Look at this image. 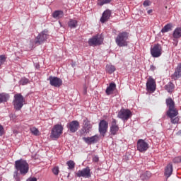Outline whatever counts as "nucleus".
<instances>
[{
  "mask_svg": "<svg viewBox=\"0 0 181 181\" xmlns=\"http://www.w3.org/2000/svg\"><path fill=\"white\" fill-rule=\"evenodd\" d=\"M15 168L16 170L13 173V177L16 181H21L18 172H20V174L23 176H25L29 172V163H28L26 160L21 158L15 161Z\"/></svg>",
  "mask_w": 181,
  "mask_h": 181,
  "instance_id": "nucleus-1",
  "label": "nucleus"
},
{
  "mask_svg": "<svg viewBox=\"0 0 181 181\" xmlns=\"http://www.w3.org/2000/svg\"><path fill=\"white\" fill-rule=\"evenodd\" d=\"M129 34L127 32H122L119 33L117 37L115 38V42L116 45L119 47H124L125 46H128V37H129Z\"/></svg>",
  "mask_w": 181,
  "mask_h": 181,
  "instance_id": "nucleus-2",
  "label": "nucleus"
},
{
  "mask_svg": "<svg viewBox=\"0 0 181 181\" xmlns=\"http://www.w3.org/2000/svg\"><path fill=\"white\" fill-rule=\"evenodd\" d=\"M25 104V98L21 93H17L14 95V99L13 100V105L16 111H21L22 107Z\"/></svg>",
  "mask_w": 181,
  "mask_h": 181,
  "instance_id": "nucleus-3",
  "label": "nucleus"
},
{
  "mask_svg": "<svg viewBox=\"0 0 181 181\" xmlns=\"http://www.w3.org/2000/svg\"><path fill=\"white\" fill-rule=\"evenodd\" d=\"M64 127L62 124H56L53 127L51 131L50 138L52 139H58L60 138V135L63 134Z\"/></svg>",
  "mask_w": 181,
  "mask_h": 181,
  "instance_id": "nucleus-4",
  "label": "nucleus"
},
{
  "mask_svg": "<svg viewBox=\"0 0 181 181\" xmlns=\"http://www.w3.org/2000/svg\"><path fill=\"white\" fill-rule=\"evenodd\" d=\"M117 117L125 122L127 119H129V118L132 117V113L131 112V110L128 109H122L118 112Z\"/></svg>",
  "mask_w": 181,
  "mask_h": 181,
  "instance_id": "nucleus-5",
  "label": "nucleus"
},
{
  "mask_svg": "<svg viewBox=\"0 0 181 181\" xmlns=\"http://www.w3.org/2000/svg\"><path fill=\"white\" fill-rule=\"evenodd\" d=\"M76 175L78 177H85L88 179L91 177V170L90 169V167H86L82 170H79Z\"/></svg>",
  "mask_w": 181,
  "mask_h": 181,
  "instance_id": "nucleus-6",
  "label": "nucleus"
},
{
  "mask_svg": "<svg viewBox=\"0 0 181 181\" xmlns=\"http://www.w3.org/2000/svg\"><path fill=\"white\" fill-rule=\"evenodd\" d=\"M98 131L100 135L105 136V134H107V131H108V122L105 119L100 120L99 122Z\"/></svg>",
  "mask_w": 181,
  "mask_h": 181,
  "instance_id": "nucleus-7",
  "label": "nucleus"
},
{
  "mask_svg": "<svg viewBox=\"0 0 181 181\" xmlns=\"http://www.w3.org/2000/svg\"><path fill=\"white\" fill-rule=\"evenodd\" d=\"M149 149V144L144 139H139L137 141V151L139 152H146Z\"/></svg>",
  "mask_w": 181,
  "mask_h": 181,
  "instance_id": "nucleus-8",
  "label": "nucleus"
},
{
  "mask_svg": "<svg viewBox=\"0 0 181 181\" xmlns=\"http://www.w3.org/2000/svg\"><path fill=\"white\" fill-rule=\"evenodd\" d=\"M66 128H68L70 132L74 134V132L78 131V128H80V122L77 120H73L67 124Z\"/></svg>",
  "mask_w": 181,
  "mask_h": 181,
  "instance_id": "nucleus-9",
  "label": "nucleus"
},
{
  "mask_svg": "<svg viewBox=\"0 0 181 181\" xmlns=\"http://www.w3.org/2000/svg\"><path fill=\"white\" fill-rule=\"evenodd\" d=\"M89 46H100L103 43V38L99 35H96L88 40Z\"/></svg>",
  "mask_w": 181,
  "mask_h": 181,
  "instance_id": "nucleus-10",
  "label": "nucleus"
},
{
  "mask_svg": "<svg viewBox=\"0 0 181 181\" xmlns=\"http://www.w3.org/2000/svg\"><path fill=\"white\" fill-rule=\"evenodd\" d=\"M151 54L152 57H160L162 55V47L160 45H155L151 48Z\"/></svg>",
  "mask_w": 181,
  "mask_h": 181,
  "instance_id": "nucleus-11",
  "label": "nucleus"
},
{
  "mask_svg": "<svg viewBox=\"0 0 181 181\" xmlns=\"http://www.w3.org/2000/svg\"><path fill=\"white\" fill-rule=\"evenodd\" d=\"M47 80L52 87H60L63 84V81L59 77L50 76Z\"/></svg>",
  "mask_w": 181,
  "mask_h": 181,
  "instance_id": "nucleus-12",
  "label": "nucleus"
},
{
  "mask_svg": "<svg viewBox=\"0 0 181 181\" xmlns=\"http://www.w3.org/2000/svg\"><path fill=\"white\" fill-rule=\"evenodd\" d=\"M146 90L147 91H151L152 93L156 90V81H155V79H153L152 76H150L147 80Z\"/></svg>",
  "mask_w": 181,
  "mask_h": 181,
  "instance_id": "nucleus-13",
  "label": "nucleus"
},
{
  "mask_svg": "<svg viewBox=\"0 0 181 181\" xmlns=\"http://www.w3.org/2000/svg\"><path fill=\"white\" fill-rule=\"evenodd\" d=\"M100 137L98 135L95 134L90 137H83V140L88 145H93V144H97L98 142Z\"/></svg>",
  "mask_w": 181,
  "mask_h": 181,
  "instance_id": "nucleus-14",
  "label": "nucleus"
},
{
  "mask_svg": "<svg viewBox=\"0 0 181 181\" xmlns=\"http://www.w3.org/2000/svg\"><path fill=\"white\" fill-rule=\"evenodd\" d=\"M119 131V127L117 124V119H112L111 126L110 129V132L111 135H117V133Z\"/></svg>",
  "mask_w": 181,
  "mask_h": 181,
  "instance_id": "nucleus-15",
  "label": "nucleus"
},
{
  "mask_svg": "<svg viewBox=\"0 0 181 181\" xmlns=\"http://www.w3.org/2000/svg\"><path fill=\"white\" fill-rule=\"evenodd\" d=\"M47 39V34L45 31L40 33L35 39V45H42L44 42H46Z\"/></svg>",
  "mask_w": 181,
  "mask_h": 181,
  "instance_id": "nucleus-16",
  "label": "nucleus"
},
{
  "mask_svg": "<svg viewBox=\"0 0 181 181\" xmlns=\"http://www.w3.org/2000/svg\"><path fill=\"white\" fill-rule=\"evenodd\" d=\"M110 18H111V11L110 10H105L103 14L102 17L100 18L101 23H105Z\"/></svg>",
  "mask_w": 181,
  "mask_h": 181,
  "instance_id": "nucleus-17",
  "label": "nucleus"
},
{
  "mask_svg": "<svg viewBox=\"0 0 181 181\" xmlns=\"http://www.w3.org/2000/svg\"><path fill=\"white\" fill-rule=\"evenodd\" d=\"M172 173H173V165L170 163H169L165 169V176L167 179H168V177H170V176H172Z\"/></svg>",
  "mask_w": 181,
  "mask_h": 181,
  "instance_id": "nucleus-18",
  "label": "nucleus"
},
{
  "mask_svg": "<svg viewBox=\"0 0 181 181\" xmlns=\"http://www.w3.org/2000/svg\"><path fill=\"white\" fill-rule=\"evenodd\" d=\"M115 88H117V85L115 84V83H110L109 86L106 88L105 93L107 94V95H111V94H112V93H114Z\"/></svg>",
  "mask_w": 181,
  "mask_h": 181,
  "instance_id": "nucleus-19",
  "label": "nucleus"
},
{
  "mask_svg": "<svg viewBox=\"0 0 181 181\" xmlns=\"http://www.w3.org/2000/svg\"><path fill=\"white\" fill-rule=\"evenodd\" d=\"M63 16H64V13L62 10H57L52 13V18H54V19H62Z\"/></svg>",
  "mask_w": 181,
  "mask_h": 181,
  "instance_id": "nucleus-20",
  "label": "nucleus"
},
{
  "mask_svg": "<svg viewBox=\"0 0 181 181\" xmlns=\"http://www.w3.org/2000/svg\"><path fill=\"white\" fill-rule=\"evenodd\" d=\"M173 76L174 80H177V78H180V77H181V64H180L177 66Z\"/></svg>",
  "mask_w": 181,
  "mask_h": 181,
  "instance_id": "nucleus-21",
  "label": "nucleus"
},
{
  "mask_svg": "<svg viewBox=\"0 0 181 181\" xmlns=\"http://www.w3.org/2000/svg\"><path fill=\"white\" fill-rule=\"evenodd\" d=\"M177 114H179V112L175 107L168 109V111L167 112V115L170 118H175V117H177Z\"/></svg>",
  "mask_w": 181,
  "mask_h": 181,
  "instance_id": "nucleus-22",
  "label": "nucleus"
},
{
  "mask_svg": "<svg viewBox=\"0 0 181 181\" xmlns=\"http://www.w3.org/2000/svg\"><path fill=\"white\" fill-rule=\"evenodd\" d=\"M9 94L6 93H0V104H2V103H6L9 100Z\"/></svg>",
  "mask_w": 181,
  "mask_h": 181,
  "instance_id": "nucleus-23",
  "label": "nucleus"
},
{
  "mask_svg": "<svg viewBox=\"0 0 181 181\" xmlns=\"http://www.w3.org/2000/svg\"><path fill=\"white\" fill-rule=\"evenodd\" d=\"M83 128H85L86 131H90V129L93 128V124H91V122H90L88 118L83 119Z\"/></svg>",
  "mask_w": 181,
  "mask_h": 181,
  "instance_id": "nucleus-24",
  "label": "nucleus"
},
{
  "mask_svg": "<svg viewBox=\"0 0 181 181\" xmlns=\"http://www.w3.org/2000/svg\"><path fill=\"white\" fill-rule=\"evenodd\" d=\"M173 36L174 39H180L181 37V28H177L173 31Z\"/></svg>",
  "mask_w": 181,
  "mask_h": 181,
  "instance_id": "nucleus-25",
  "label": "nucleus"
},
{
  "mask_svg": "<svg viewBox=\"0 0 181 181\" xmlns=\"http://www.w3.org/2000/svg\"><path fill=\"white\" fill-rule=\"evenodd\" d=\"M164 88L168 91V93H172L173 90H175V84L172 82H169L164 86Z\"/></svg>",
  "mask_w": 181,
  "mask_h": 181,
  "instance_id": "nucleus-26",
  "label": "nucleus"
},
{
  "mask_svg": "<svg viewBox=\"0 0 181 181\" xmlns=\"http://www.w3.org/2000/svg\"><path fill=\"white\" fill-rule=\"evenodd\" d=\"M152 177V174L149 171H146V173L141 175L140 177L141 180H149Z\"/></svg>",
  "mask_w": 181,
  "mask_h": 181,
  "instance_id": "nucleus-27",
  "label": "nucleus"
},
{
  "mask_svg": "<svg viewBox=\"0 0 181 181\" xmlns=\"http://www.w3.org/2000/svg\"><path fill=\"white\" fill-rule=\"evenodd\" d=\"M77 23H78V21L76 20L70 19L69 21L68 22V26L71 29H76V28H77V25H78Z\"/></svg>",
  "mask_w": 181,
  "mask_h": 181,
  "instance_id": "nucleus-28",
  "label": "nucleus"
},
{
  "mask_svg": "<svg viewBox=\"0 0 181 181\" xmlns=\"http://www.w3.org/2000/svg\"><path fill=\"white\" fill-rule=\"evenodd\" d=\"M172 28H173V25L172 23H168L165 25L161 30L162 33H166V32H170L172 30Z\"/></svg>",
  "mask_w": 181,
  "mask_h": 181,
  "instance_id": "nucleus-29",
  "label": "nucleus"
},
{
  "mask_svg": "<svg viewBox=\"0 0 181 181\" xmlns=\"http://www.w3.org/2000/svg\"><path fill=\"white\" fill-rule=\"evenodd\" d=\"M167 107H168V110H170L172 108H175V101H173V100H172L170 98L166 99L165 100Z\"/></svg>",
  "mask_w": 181,
  "mask_h": 181,
  "instance_id": "nucleus-30",
  "label": "nucleus"
},
{
  "mask_svg": "<svg viewBox=\"0 0 181 181\" xmlns=\"http://www.w3.org/2000/svg\"><path fill=\"white\" fill-rule=\"evenodd\" d=\"M115 70H116V69L114 65H107L106 66V71L109 74H112V73H114V71H115Z\"/></svg>",
  "mask_w": 181,
  "mask_h": 181,
  "instance_id": "nucleus-31",
  "label": "nucleus"
},
{
  "mask_svg": "<svg viewBox=\"0 0 181 181\" xmlns=\"http://www.w3.org/2000/svg\"><path fill=\"white\" fill-rule=\"evenodd\" d=\"M66 165L68 166V169L71 170V169H74V168L76 166V163H74V161L70 160L66 163Z\"/></svg>",
  "mask_w": 181,
  "mask_h": 181,
  "instance_id": "nucleus-32",
  "label": "nucleus"
},
{
  "mask_svg": "<svg viewBox=\"0 0 181 181\" xmlns=\"http://www.w3.org/2000/svg\"><path fill=\"white\" fill-rule=\"evenodd\" d=\"M112 0H98V5L99 6H103V5H105L106 4H110Z\"/></svg>",
  "mask_w": 181,
  "mask_h": 181,
  "instance_id": "nucleus-33",
  "label": "nucleus"
},
{
  "mask_svg": "<svg viewBox=\"0 0 181 181\" xmlns=\"http://www.w3.org/2000/svg\"><path fill=\"white\" fill-rule=\"evenodd\" d=\"M6 62V57L5 55H0V67L1 66L5 64Z\"/></svg>",
  "mask_w": 181,
  "mask_h": 181,
  "instance_id": "nucleus-34",
  "label": "nucleus"
},
{
  "mask_svg": "<svg viewBox=\"0 0 181 181\" xmlns=\"http://www.w3.org/2000/svg\"><path fill=\"white\" fill-rule=\"evenodd\" d=\"M30 132L33 135H35L36 136L39 135V129H37L36 127L30 128Z\"/></svg>",
  "mask_w": 181,
  "mask_h": 181,
  "instance_id": "nucleus-35",
  "label": "nucleus"
},
{
  "mask_svg": "<svg viewBox=\"0 0 181 181\" xmlns=\"http://www.w3.org/2000/svg\"><path fill=\"white\" fill-rule=\"evenodd\" d=\"M28 83H29V79L26 78H22L20 81V83L22 86H26V84H28Z\"/></svg>",
  "mask_w": 181,
  "mask_h": 181,
  "instance_id": "nucleus-36",
  "label": "nucleus"
},
{
  "mask_svg": "<svg viewBox=\"0 0 181 181\" xmlns=\"http://www.w3.org/2000/svg\"><path fill=\"white\" fill-rule=\"evenodd\" d=\"M173 162H174V163H180V162H181V156L175 157L173 159Z\"/></svg>",
  "mask_w": 181,
  "mask_h": 181,
  "instance_id": "nucleus-37",
  "label": "nucleus"
},
{
  "mask_svg": "<svg viewBox=\"0 0 181 181\" xmlns=\"http://www.w3.org/2000/svg\"><path fill=\"white\" fill-rule=\"evenodd\" d=\"M52 173H54V175H55L56 176H57V175H59V167H54L52 169Z\"/></svg>",
  "mask_w": 181,
  "mask_h": 181,
  "instance_id": "nucleus-38",
  "label": "nucleus"
},
{
  "mask_svg": "<svg viewBox=\"0 0 181 181\" xmlns=\"http://www.w3.org/2000/svg\"><path fill=\"white\" fill-rule=\"evenodd\" d=\"M172 124H177L179 122V117L170 118Z\"/></svg>",
  "mask_w": 181,
  "mask_h": 181,
  "instance_id": "nucleus-39",
  "label": "nucleus"
},
{
  "mask_svg": "<svg viewBox=\"0 0 181 181\" xmlns=\"http://www.w3.org/2000/svg\"><path fill=\"white\" fill-rule=\"evenodd\" d=\"M144 6H149L151 5V1L149 0H146L143 3Z\"/></svg>",
  "mask_w": 181,
  "mask_h": 181,
  "instance_id": "nucleus-40",
  "label": "nucleus"
},
{
  "mask_svg": "<svg viewBox=\"0 0 181 181\" xmlns=\"http://www.w3.org/2000/svg\"><path fill=\"white\" fill-rule=\"evenodd\" d=\"M4 135V127L0 124V136Z\"/></svg>",
  "mask_w": 181,
  "mask_h": 181,
  "instance_id": "nucleus-41",
  "label": "nucleus"
},
{
  "mask_svg": "<svg viewBox=\"0 0 181 181\" xmlns=\"http://www.w3.org/2000/svg\"><path fill=\"white\" fill-rule=\"evenodd\" d=\"M98 160H100V158H98V156H94L93 157V162H98Z\"/></svg>",
  "mask_w": 181,
  "mask_h": 181,
  "instance_id": "nucleus-42",
  "label": "nucleus"
},
{
  "mask_svg": "<svg viewBox=\"0 0 181 181\" xmlns=\"http://www.w3.org/2000/svg\"><path fill=\"white\" fill-rule=\"evenodd\" d=\"M27 181H37V179L36 177H31L28 178Z\"/></svg>",
  "mask_w": 181,
  "mask_h": 181,
  "instance_id": "nucleus-43",
  "label": "nucleus"
},
{
  "mask_svg": "<svg viewBox=\"0 0 181 181\" xmlns=\"http://www.w3.org/2000/svg\"><path fill=\"white\" fill-rule=\"evenodd\" d=\"M150 70H151V71H154V70H156V66L151 65L150 66Z\"/></svg>",
  "mask_w": 181,
  "mask_h": 181,
  "instance_id": "nucleus-44",
  "label": "nucleus"
},
{
  "mask_svg": "<svg viewBox=\"0 0 181 181\" xmlns=\"http://www.w3.org/2000/svg\"><path fill=\"white\" fill-rule=\"evenodd\" d=\"M147 13H148V15L151 14V13H152V9L148 10V11H147Z\"/></svg>",
  "mask_w": 181,
  "mask_h": 181,
  "instance_id": "nucleus-45",
  "label": "nucleus"
},
{
  "mask_svg": "<svg viewBox=\"0 0 181 181\" xmlns=\"http://www.w3.org/2000/svg\"><path fill=\"white\" fill-rule=\"evenodd\" d=\"M85 93H87V90H85Z\"/></svg>",
  "mask_w": 181,
  "mask_h": 181,
  "instance_id": "nucleus-46",
  "label": "nucleus"
},
{
  "mask_svg": "<svg viewBox=\"0 0 181 181\" xmlns=\"http://www.w3.org/2000/svg\"><path fill=\"white\" fill-rule=\"evenodd\" d=\"M165 8H168V6H165Z\"/></svg>",
  "mask_w": 181,
  "mask_h": 181,
  "instance_id": "nucleus-47",
  "label": "nucleus"
}]
</instances>
